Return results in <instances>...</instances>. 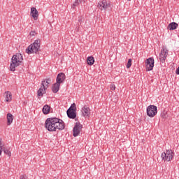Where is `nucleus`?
<instances>
[{"mask_svg":"<svg viewBox=\"0 0 179 179\" xmlns=\"http://www.w3.org/2000/svg\"><path fill=\"white\" fill-rule=\"evenodd\" d=\"M43 114L47 115L50 114V111H51V107L48 105H45L42 109Z\"/></svg>","mask_w":179,"mask_h":179,"instance_id":"f3484780","label":"nucleus"},{"mask_svg":"<svg viewBox=\"0 0 179 179\" xmlns=\"http://www.w3.org/2000/svg\"><path fill=\"white\" fill-rule=\"evenodd\" d=\"M65 74L64 73H60L57 76L56 83L61 85V83H63L65 81Z\"/></svg>","mask_w":179,"mask_h":179,"instance_id":"f8f14e48","label":"nucleus"},{"mask_svg":"<svg viewBox=\"0 0 179 179\" xmlns=\"http://www.w3.org/2000/svg\"><path fill=\"white\" fill-rule=\"evenodd\" d=\"M146 71H152L155 66V59L150 57L145 60Z\"/></svg>","mask_w":179,"mask_h":179,"instance_id":"6e6552de","label":"nucleus"},{"mask_svg":"<svg viewBox=\"0 0 179 179\" xmlns=\"http://www.w3.org/2000/svg\"><path fill=\"white\" fill-rule=\"evenodd\" d=\"M31 15L32 17H34V20H37V17H38V11L34 7L31 8Z\"/></svg>","mask_w":179,"mask_h":179,"instance_id":"2eb2a0df","label":"nucleus"},{"mask_svg":"<svg viewBox=\"0 0 179 179\" xmlns=\"http://www.w3.org/2000/svg\"><path fill=\"white\" fill-rule=\"evenodd\" d=\"M131 66H132V59H129L127 64L126 66L127 69H129V68H131Z\"/></svg>","mask_w":179,"mask_h":179,"instance_id":"4be33fe9","label":"nucleus"},{"mask_svg":"<svg viewBox=\"0 0 179 179\" xmlns=\"http://www.w3.org/2000/svg\"><path fill=\"white\" fill-rule=\"evenodd\" d=\"M23 64V55L20 53L14 55L11 58V62L10 65V71L15 72L16 67Z\"/></svg>","mask_w":179,"mask_h":179,"instance_id":"f03ea898","label":"nucleus"},{"mask_svg":"<svg viewBox=\"0 0 179 179\" xmlns=\"http://www.w3.org/2000/svg\"><path fill=\"white\" fill-rule=\"evenodd\" d=\"M177 27H178V24H177L176 22H171L168 26L169 30H176Z\"/></svg>","mask_w":179,"mask_h":179,"instance_id":"6ab92c4d","label":"nucleus"},{"mask_svg":"<svg viewBox=\"0 0 179 179\" xmlns=\"http://www.w3.org/2000/svg\"><path fill=\"white\" fill-rule=\"evenodd\" d=\"M161 157L164 162H171L173 157H174V152L171 150H167L166 152L161 155Z\"/></svg>","mask_w":179,"mask_h":179,"instance_id":"20e7f679","label":"nucleus"},{"mask_svg":"<svg viewBox=\"0 0 179 179\" xmlns=\"http://www.w3.org/2000/svg\"><path fill=\"white\" fill-rule=\"evenodd\" d=\"M82 114L85 118L90 115V108L87 106H84L82 110Z\"/></svg>","mask_w":179,"mask_h":179,"instance_id":"ddd939ff","label":"nucleus"},{"mask_svg":"<svg viewBox=\"0 0 179 179\" xmlns=\"http://www.w3.org/2000/svg\"><path fill=\"white\" fill-rule=\"evenodd\" d=\"M60 86H61V84L58 83H55V84H53L52 87V91L53 92V93H58V92H59Z\"/></svg>","mask_w":179,"mask_h":179,"instance_id":"dca6fc26","label":"nucleus"},{"mask_svg":"<svg viewBox=\"0 0 179 179\" xmlns=\"http://www.w3.org/2000/svg\"><path fill=\"white\" fill-rule=\"evenodd\" d=\"M3 96L5 97V100L7 103L12 101V93L9 91H6L3 94Z\"/></svg>","mask_w":179,"mask_h":179,"instance_id":"4468645a","label":"nucleus"},{"mask_svg":"<svg viewBox=\"0 0 179 179\" xmlns=\"http://www.w3.org/2000/svg\"><path fill=\"white\" fill-rule=\"evenodd\" d=\"M157 114V106L150 105L147 107V115L150 118H153Z\"/></svg>","mask_w":179,"mask_h":179,"instance_id":"423d86ee","label":"nucleus"},{"mask_svg":"<svg viewBox=\"0 0 179 179\" xmlns=\"http://www.w3.org/2000/svg\"><path fill=\"white\" fill-rule=\"evenodd\" d=\"M167 55H169V50L164 48H162L161 50V53L159 54V59L161 62L164 63L166 62V58H167Z\"/></svg>","mask_w":179,"mask_h":179,"instance_id":"9d476101","label":"nucleus"},{"mask_svg":"<svg viewBox=\"0 0 179 179\" xmlns=\"http://www.w3.org/2000/svg\"><path fill=\"white\" fill-rule=\"evenodd\" d=\"M3 151L4 152L5 155H7V156H8V157H10V156H12V152H10V151H9L7 148H4Z\"/></svg>","mask_w":179,"mask_h":179,"instance_id":"412c9836","label":"nucleus"},{"mask_svg":"<svg viewBox=\"0 0 179 179\" xmlns=\"http://www.w3.org/2000/svg\"><path fill=\"white\" fill-rule=\"evenodd\" d=\"M44 83H45V81H42L41 85L42 86L40 87V89L38 90V96L40 97H43V94L45 93V90L48 89V87H45L44 85Z\"/></svg>","mask_w":179,"mask_h":179,"instance_id":"9b49d317","label":"nucleus"},{"mask_svg":"<svg viewBox=\"0 0 179 179\" xmlns=\"http://www.w3.org/2000/svg\"><path fill=\"white\" fill-rule=\"evenodd\" d=\"M2 149H0V156H1V155H2Z\"/></svg>","mask_w":179,"mask_h":179,"instance_id":"c756f323","label":"nucleus"},{"mask_svg":"<svg viewBox=\"0 0 179 179\" xmlns=\"http://www.w3.org/2000/svg\"><path fill=\"white\" fill-rule=\"evenodd\" d=\"M44 86H45V87H47V83H44Z\"/></svg>","mask_w":179,"mask_h":179,"instance_id":"7c9ffc66","label":"nucleus"},{"mask_svg":"<svg viewBox=\"0 0 179 179\" xmlns=\"http://www.w3.org/2000/svg\"><path fill=\"white\" fill-rule=\"evenodd\" d=\"M20 179H26V176L24 175L21 176Z\"/></svg>","mask_w":179,"mask_h":179,"instance_id":"cd10ccee","label":"nucleus"},{"mask_svg":"<svg viewBox=\"0 0 179 179\" xmlns=\"http://www.w3.org/2000/svg\"><path fill=\"white\" fill-rule=\"evenodd\" d=\"M78 22H79V23L81 24V23H82V18L80 17V18L78 19Z\"/></svg>","mask_w":179,"mask_h":179,"instance_id":"c85d7f7f","label":"nucleus"},{"mask_svg":"<svg viewBox=\"0 0 179 179\" xmlns=\"http://www.w3.org/2000/svg\"><path fill=\"white\" fill-rule=\"evenodd\" d=\"M50 82H51V79L50 78H48L46 80V81L45 80V83H47L46 87H48V86H50Z\"/></svg>","mask_w":179,"mask_h":179,"instance_id":"b1692460","label":"nucleus"},{"mask_svg":"<svg viewBox=\"0 0 179 179\" xmlns=\"http://www.w3.org/2000/svg\"><path fill=\"white\" fill-rule=\"evenodd\" d=\"M13 122V115L11 113L7 114V125H10Z\"/></svg>","mask_w":179,"mask_h":179,"instance_id":"a211bd4d","label":"nucleus"},{"mask_svg":"<svg viewBox=\"0 0 179 179\" xmlns=\"http://www.w3.org/2000/svg\"><path fill=\"white\" fill-rule=\"evenodd\" d=\"M87 63L88 65H93V64H94V57H93V56L88 57L87 59Z\"/></svg>","mask_w":179,"mask_h":179,"instance_id":"aec40b11","label":"nucleus"},{"mask_svg":"<svg viewBox=\"0 0 179 179\" xmlns=\"http://www.w3.org/2000/svg\"><path fill=\"white\" fill-rule=\"evenodd\" d=\"M83 128V125H82L80 122H76L73 129V136L74 137L79 136Z\"/></svg>","mask_w":179,"mask_h":179,"instance_id":"0eeeda50","label":"nucleus"},{"mask_svg":"<svg viewBox=\"0 0 179 179\" xmlns=\"http://www.w3.org/2000/svg\"><path fill=\"white\" fill-rule=\"evenodd\" d=\"M45 128L49 132H56V131H62L65 129V123L58 117H49L45 122Z\"/></svg>","mask_w":179,"mask_h":179,"instance_id":"f257e3e1","label":"nucleus"},{"mask_svg":"<svg viewBox=\"0 0 179 179\" xmlns=\"http://www.w3.org/2000/svg\"><path fill=\"white\" fill-rule=\"evenodd\" d=\"M128 1H131V0H128Z\"/></svg>","mask_w":179,"mask_h":179,"instance_id":"2f4dec72","label":"nucleus"},{"mask_svg":"<svg viewBox=\"0 0 179 179\" xmlns=\"http://www.w3.org/2000/svg\"><path fill=\"white\" fill-rule=\"evenodd\" d=\"M110 90H115V85L111 84L110 85Z\"/></svg>","mask_w":179,"mask_h":179,"instance_id":"393cba45","label":"nucleus"},{"mask_svg":"<svg viewBox=\"0 0 179 179\" xmlns=\"http://www.w3.org/2000/svg\"><path fill=\"white\" fill-rule=\"evenodd\" d=\"M40 51V40H35L33 44H31L26 49L27 54H38Z\"/></svg>","mask_w":179,"mask_h":179,"instance_id":"7ed1b4c3","label":"nucleus"},{"mask_svg":"<svg viewBox=\"0 0 179 179\" xmlns=\"http://www.w3.org/2000/svg\"><path fill=\"white\" fill-rule=\"evenodd\" d=\"M69 118L75 120L76 118V104L73 103L66 111Z\"/></svg>","mask_w":179,"mask_h":179,"instance_id":"39448f33","label":"nucleus"},{"mask_svg":"<svg viewBox=\"0 0 179 179\" xmlns=\"http://www.w3.org/2000/svg\"><path fill=\"white\" fill-rule=\"evenodd\" d=\"M3 145L2 144V138H0V149L3 150Z\"/></svg>","mask_w":179,"mask_h":179,"instance_id":"a878e982","label":"nucleus"},{"mask_svg":"<svg viewBox=\"0 0 179 179\" xmlns=\"http://www.w3.org/2000/svg\"><path fill=\"white\" fill-rule=\"evenodd\" d=\"M97 6L100 10H106L111 7V4L107 2V0H102L98 3Z\"/></svg>","mask_w":179,"mask_h":179,"instance_id":"1a4fd4ad","label":"nucleus"},{"mask_svg":"<svg viewBox=\"0 0 179 179\" xmlns=\"http://www.w3.org/2000/svg\"><path fill=\"white\" fill-rule=\"evenodd\" d=\"M30 36H36V31H31L30 33H29Z\"/></svg>","mask_w":179,"mask_h":179,"instance_id":"bb28decb","label":"nucleus"},{"mask_svg":"<svg viewBox=\"0 0 179 179\" xmlns=\"http://www.w3.org/2000/svg\"><path fill=\"white\" fill-rule=\"evenodd\" d=\"M78 5H79V0H76L73 4V8H75L76 6H78Z\"/></svg>","mask_w":179,"mask_h":179,"instance_id":"5701e85b","label":"nucleus"}]
</instances>
